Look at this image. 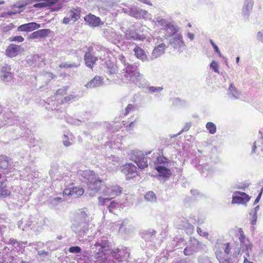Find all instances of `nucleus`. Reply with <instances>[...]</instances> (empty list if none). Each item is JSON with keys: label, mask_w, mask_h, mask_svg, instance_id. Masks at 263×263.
Instances as JSON below:
<instances>
[{"label": "nucleus", "mask_w": 263, "mask_h": 263, "mask_svg": "<svg viewBox=\"0 0 263 263\" xmlns=\"http://www.w3.org/2000/svg\"><path fill=\"white\" fill-rule=\"evenodd\" d=\"M132 124H133V123H132V122L130 123L129 125H130V126H131Z\"/></svg>", "instance_id": "55"}, {"label": "nucleus", "mask_w": 263, "mask_h": 263, "mask_svg": "<svg viewBox=\"0 0 263 263\" xmlns=\"http://www.w3.org/2000/svg\"><path fill=\"white\" fill-rule=\"evenodd\" d=\"M21 263H28V262H27V261H22L21 262Z\"/></svg>", "instance_id": "52"}, {"label": "nucleus", "mask_w": 263, "mask_h": 263, "mask_svg": "<svg viewBox=\"0 0 263 263\" xmlns=\"http://www.w3.org/2000/svg\"><path fill=\"white\" fill-rule=\"evenodd\" d=\"M257 208H258V206H257L256 208H255V213H254V217H255V219L252 222V224H255L256 223V209Z\"/></svg>", "instance_id": "47"}, {"label": "nucleus", "mask_w": 263, "mask_h": 263, "mask_svg": "<svg viewBox=\"0 0 263 263\" xmlns=\"http://www.w3.org/2000/svg\"><path fill=\"white\" fill-rule=\"evenodd\" d=\"M72 98H73V97H71L70 96H66L62 100L61 103L64 104L67 103Z\"/></svg>", "instance_id": "42"}, {"label": "nucleus", "mask_w": 263, "mask_h": 263, "mask_svg": "<svg viewBox=\"0 0 263 263\" xmlns=\"http://www.w3.org/2000/svg\"><path fill=\"white\" fill-rule=\"evenodd\" d=\"M259 133H260V134H262V133H261V131H260V132H259Z\"/></svg>", "instance_id": "57"}, {"label": "nucleus", "mask_w": 263, "mask_h": 263, "mask_svg": "<svg viewBox=\"0 0 263 263\" xmlns=\"http://www.w3.org/2000/svg\"><path fill=\"white\" fill-rule=\"evenodd\" d=\"M239 195L235 196L232 198V203H246L249 200L250 197L245 193L238 192Z\"/></svg>", "instance_id": "14"}, {"label": "nucleus", "mask_w": 263, "mask_h": 263, "mask_svg": "<svg viewBox=\"0 0 263 263\" xmlns=\"http://www.w3.org/2000/svg\"><path fill=\"white\" fill-rule=\"evenodd\" d=\"M138 1L144 3V4H147L149 6H152V3L149 0H138Z\"/></svg>", "instance_id": "43"}, {"label": "nucleus", "mask_w": 263, "mask_h": 263, "mask_svg": "<svg viewBox=\"0 0 263 263\" xmlns=\"http://www.w3.org/2000/svg\"><path fill=\"white\" fill-rule=\"evenodd\" d=\"M61 8V5H59L58 7H55V8L53 9V11H58L60 10Z\"/></svg>", "instance_id": "49"}, {"label": "nucleus", "mask_w": 263, "mask_h": 263, "mask_svg": "<svg viewBox=\"0 0 263 263\" xmlns=\"http://www.w3.org/2000/svg\"><path fill=\"white\" fill-rule=\"evenodd\" d=\"M9 165V161L7 156H0V168L7 169Z\"/></svg>", "instance_id": "22"}, {"label": "nucleus", "mask_w": 263, "mask_h": 263, "mask_svg": "<svg viewBox=\"0 0 263 263\" xmlns=\"http://www.w3.org/2000/svg\"><path fill=\"white\" fill-rule=\"evenodd\" d=\"M156 51H157V49H155V50H154V51H155V52H156Z\"/></svg>", "instance_id": "56"}, {"label": "nucleus", "mask_w": 263, "mask_h": 263, "mask_svg": "<svg viewBox=\"0 0 263 263\" xmlns=\"http://www.w3.org/2000/svg\"><path fill=\"white\" fill-rule=\"evenodd\" d=\"M39 1H44L46 7H51L57 4L59 0H38Z\"/></svg>", "instance_id": "29"}, {"label": "nucleus", "mask_w": 263, "mask_h": 263, "mask_svg": "<svg viewBox=\"0 0 263 263\" xmlns=\"http://www.w3.org/2000/svg\"><path fill=\"white\" fill-rule=\"evenodd\" d=\"M134 51L137 58L143 62L147 61V57L144 50L139 46H136L134 49Z\"/></svg>", "instance_id": "20"}, {"label": "nucleus", "mask_w": 263, "mask_h": 263, "mask_svg": "<svg viewBox=\"0 0 263 263\" xmlns=\"http://www.w3.org/2000/svg\"><path fill=\"white\" fill-rule=\"evenodd\" d=\"M216 248V255L220 263H224L228 262L227 260H223L224 257L222 252V250L224 251L226 255H228L231 252L230 243L229 242L225 243H217L215 246Z\"/></svg>", "instance_id": "3"}, {"label": "nucleus", "mask_w": 263, "mask_h": 263, "mask_svg": "<svg viewBox=\"0 0 263 263\" xmlns=\"http://www.w3.org/2000/svg\"><path fill=\"white\" fill-rule=\"evenodd\" d=\"M64 138H65V140H63V144L65 146H69L72 145V143L69 142L68 140V137L66 135L64 136Z\"/></svg>", "instance_id": "39"}, {"label": "nucleus", "mask_w": 263, "mask_h": 263, "mask_svg": "<svg viewBox=\"0 0 263 263\" xmlns=\"http://www.w3.org/2000/svg\"><path fill=\"white\" fill-rule=\"evenodd\" d=\"M122 188L117 184L111 185L109 187H107L105 190H104L103 193L111 196L110 199H112L116 196H119L122 192Z\"/></svg>", "instance_id": "7"}, {"label": "nucleus", "mask_w": 263, "mask_h": 263, "mask_svg": "<svg viewBox=\"0 0 263 263\" xmlns=\"http://www.w3.org/2000/svg\"><path fill=\"white\" fill-rule=\"evenodd\" d=\"M253 5V0H246L245 2V7L246 9L248 10L249 9L252 8Z\"/></svg>", "instance_id": "33"}, {"label": "nucleus", "mask_w": 263, "mask_h": 263, "mask_svg": "<svg viewBox=\"0 0 263 263\" xmlns=\"http://www.w3.org/2000/svg\"><path fill=\"white\" fill-rule=\"evenodd\" d=\"M84 61L86 66L92 69L93 65L98 61V58L88 51L84 55Z\"/></svg>", "instance_id": "13"}, {"label": "nucleus", "mask_w": 263, "mask_h": 263, "mask_svg": "<svg viewBox=\"0 0 263 263\" xmlns=\"http://www.w3.org/2000/svg\"><path fill=\"white\" fill-rule=\"evenodd\" d=\"M73 67L72 64H68L67 63H62L59 65V67L61 68H68Z\"/></svg>", "instance_id": "41"}, {"label": "nucleus", "mask_w": 263, "mask_h": 263, "mask_svg": "<svg viewBox=\"0 0 263 263\" xmlns=\"http://www.w3.org/2000/svg\"><path fill=\"white\" fill-rule=\"evenodd\" d=\"M229 90L234 97H236V96L238 95V92L234 87L233 84H230Z\"/></svg>", "instance_id": "32"}, {"label": "nucleus", "mask_w": 263, "mask_h": 263, "mask_svg": "<svg viewBox=\"0 0 263 263\" xmlns=\"http://www.w3.org/2000/svg\"><path fill=\"white\" fill-rule=\"evenodd\" d=\"M50 32L51 30L49 29H40L32 33L29 38L30 39H34L45 37L47 36Z\"/></svg>", "instance_id": "15"}, {"label": "nucleus", "mask_w": 263, "mask_h": 263, "mask_svg": "<svg viewBox=\"0 0 263 263\" xmlns=\"http://www.w3.org/2000/svg\"><path fill=\"white\" fill-rule=\"evenodd\" d=\"M22 51L21 46L14 44H10L6 50V55L9 58L17 56Z\"/></svg>", "instance_id": "10"}, {"label": "nucleus", "mask_w": 263, "mask_h": 263, "mask_svg": "<svg viewBox=\"0 0 263 263\" xmlns=\"http://www.w3.org/2000/svg\"><path fill=\"white\" fill-rule=\"evenodd\" d=\"M145 198L149 201H155L156 200V196L153 192L149 191L145 194Z\"/></svg>", "instance_id": "26"}, {"label": "nucleus", "mask_w": 263, "mask_h": 263, "mask_svg": "<svg viewBox=\"0 0 263 263\" xmlns=\"http://www.w3.org/2000/svg\"><path fill=\"white\" fill-rule=\"evenodd\" d=\"M111 199H110V198H103L102 197H100L98 198L99 204L100 205L104 206L106 204V202L107 201L110 200Z\"/></svg>", "instance_id": "31"}, {"label": "nucleus", "mask_w": 263, "mask_h": 263, "mask_svg": "<svg viewBox=\"0 0 263 263\" xmlns=\"http://www.w3.org/2000/svg\"><path fill=\"white\" fill-rule=\"evenodd\" d=\"M46 7L44 1H41V3H36L34 5V7L35 8H44Z\"/></svg>", "instance_id": "40"}, {"label": "nucleus", "mask_w": 263, "mask_h": 263, "mask_svg": "<svg viewBox=\"0 0 263 263\" xmlns=\"http://www.w3.org/2000/svg\"><path fill=\"white\" fill-rule=\"evenodd\" d=\"M40 27V24L35 22H31L20 26L17 28V30L20 31L30 32L37 29Z\"/></svg>", "instance_id": "11"}, {"label": "nucleus", "mask_w": 263, "mask_h": 263, "mask_svg": "<svg viewBox=\"0 0 263 263\" xmlns=\"http://www.w3.org/2000/svg\"><path fill=\"white\" fill-rule=\"evenodd\" d=\"M261 194L262 193L260 192L259 194V195L258 196V197L256 198L255 200V203H257L259 200H260V197L261 196Z\"/></svg>", "instance_id": "48"}, {"label": "nucleus", "mask_w": 263, "mask_h": 263, "mask_svg": "<svg viewBox=\"0 0 263 263\" xmlns=\"http://www.w3.org/2000/svg\"><path fill=\"white\" fill-rule=\"evenodd\" d=\"M84 20L89 26L92 27H98L103 24L99 17L96 16L91 13L86 15L84 17Z\"/></svg>", "instance_id": "8"}, {"label": "nucleus", "mask_w": 263, "mask_h": 263, "mask_svg": "<svg viewBox=\"0 0 263 263\" xmlns=\"http://www.w3.org/2000/svg\"><path fill=\"white\" fill-rule=\"evenodd\" d=\"M121 171L127 179H130L138 175L136 166L132 163H126L121 166Z\"/></svg>", "instance_id": "5"}, {"label": "nucleus", "mask_w": 263, "mask_h": 263, "mask_svg": "<svg viewBox=\"0 0 263 263\" xmlns=\"http://www.w3.org/2000/svg\"><path fill=\"white\" fill-rule=\"evenodd\" d=\"M129 13L131 16L136 18H141L143 15H145L146 11L142 9H139L137 8H132L129 10Z\"/></svg>", "instance_id": "21"}, {"label": "nucleus", "mask_w": 263, "mask_h": 263, "mask_svg": "<svg viewBox=\"0 0 263 263\" xmlns=\"http://www.w3.org/2000/svg\"><path fill=\"white\" fill-rule=\"evenodd\" d=\"M81 9L77 7L73 8L69 10L68 12V17H65L63 20V23L65 24H68L70 21L76 22L78 20L81 16Z\"/></svg>", "instance_id": "6"}, {"label": "nucleus", "mask_w": 263, "mask_h": 263, "mask_svg": "<svg viewBox=\"0 0 263 263\" xmlns=\"http://www.w3.org/2000/svg\"><path fill=\"white\" fill-rule=\"evenodd\" d=\"M258 36H259V35H262V33H261V32H259V33H258Z\"/></svg>", "instance_id": "53"}, {"label": "nucleus", "mask_w": 263, "mask_h": 263, "mask_svg": "<svg viewBox=\"0 0 263 263\" xmlns=\"http://www.w3.org/2000/svg\"><path fill=\"white\" fill-rule=\"evenodd\" d=\"M156 22L162 26H165L166 30L170 29L172 31V34L175 33L177 31V30L173 25L170 23H166V21L163 18L158 17L157 18Z\"/></svg>", "instance_id": "19"}, {"label": "nucleus", "mask_w": 263, "mask_h": 263, "mask_svg": "<svg viewBox=\"0 0 263 263\" xmlns=\"http://www.w3.org/2000/svg\"><path fill=\"white\" fill-rule=\"evenodd\" d=\"M130 159L140 168L143 169L148 166L146 158L141 151H134L132 154Z\"/></svg>", "instance_id": "4"}, {"label": "nucleus", "mask_w": 263, "mask_h": 263, "mask_svg": "<svg viewBox=\"0 0 263 263\" xmlns=\"http://www.w3.org/2000/svg\"><path fill=\"white\" fill-rule=\"evenodd\" d=\"M10 42H17L18 43L23 42L24 39L22 36H15L9 39Z\"/></svg>", "instance_id": "30"}, {"label": "nucleus", "mask_w": 263, "mask_h": 263, "mask_svg": "<svg viewBox=\"0 0 263 263\" xmlns=\"http://www.w3.org/2000/svg\"><path fill=\"white\" fill-rule=\"evenodd\" d=\"M11 68L10 66H5L2 67L1 70V77L4 80L7 81L12 79V73L10 72Z\"/></svg>", "instance_id": "18"}, {"label": "nucleus", "mask_w": 263, "mask_h": 263, "mask_svg": "<svg viewBox=\"0 0 263 263\" xmlns=\"http://www.w3.org/2000/svg\"><path fill=\"white\" fill-rule=\"evenodd\" d=\"M206 128L211 134H214L216 132V126L213 122H208L206 124Z\"/></svg>", "instance_id": "25"}, {"label": "nucleus", "mask_w": 263, "mask_h": 263, "mask_svg": "<svg viewBox=\"0 0 263 263\" xmlns=\"http://www.w3.org/2000/svg\"><path fill=\"white\" fill-rule=\"evenodd\" d=\"M237 236L240 241V246L242 251L246 253L247 257H249V253L252 251V245L250 243L249 240L246 238L243 230L241 228L238 229Z\"/></svg>", "instance_id": "2"}, {"label": "nucleus", "mask_w": 263, "mask_h": 263, "mask_svg": "<svg viewBox=\"0 0 263 263\" xmlns=\"http://www.w3.org/2000/svg\"><path fill=\"white\" fill-rule=\"evenodd\" d=\"M261 138H263V135L261 136Z\"/></svg>", "instance_id": "58"}, {"label": "nucleus", "mask_w": 263, "mask_h": 263, "mask_svg": "<svg viewBox=\"0 0 263 263\" xmlns=\"http://www.w3.org/2000/svg\"><path fill=\"white\" fill-rule=\"evenodd\" d=\"M163 149H161L160 153L162 154L163 153Z\"/></svg>", "instance_id": "54"}, {"label": "nucleus", "mask_w": 263, "mask_h": 263, "mask_svg": "<svg viewBox=\"0 0 263 263\" xmlns=\"http://www.w3.org/2000/svg\"><path fill=\"white\" fill-rule=\"evenodd\" d=\"M149 90L152 92H155L156 91H158V90H161V88L160 87L156 88L155 87H151L149 88Z\"/></svg>", "instance_id": "45"}, {"label": "nucleus", "mask_w": 263, "mask_h": 263, "mask_svg": "<svg viewBox=\"0 0 263 263\" xmlns=\"http://www.w3.org/2000/svg\"><path fill=\"white\" fill-rule=\"evenodd\" d=\"M198 251L197 249L195 246L194 245H190L187 246L184 249V254L186 256H190L193 255L195 252H196Z\"/></svg>", "instance_id": "23"}, {"label": "nucleus", "mask_w": 263, "mask_h": 263, "mask_svg": "<svg viewBox=\"0 0 263 263\" xmlns=\"http://www.w3.org/2000/svg\"><path fill=\"white\" fill-rule=\"evenodd\" d=\"M210 42L211 45H212L213 47H214V45H216L212 40H211Z\"/></svg>", "instance_id": "50"}, {"label": "nucleus", "mask_w": 263, "mask_h": 263, "mask_svg": "<svg viewBox=\"0 0 263 263\" xmlns=\"http://www.w3.org/2000/svg\"><path fill=\"white\" fill-rule=\"evenodd\" d=\"M67 92V88H62L59 89L57 90L55 92L56 96H64L65 95Z\"/></svg>", "instance_id": "36"}, {"label": "nucleus", "mask_w": 263, "mask_h": 263, "mask_svg": "<svg viewBox=\"0 0 263 263\" xmlns=\"http://www.w3.org/2000/svg\"><path fill=\"white\" fill-rule=\"evenodd\" d=\"M197 233H198V234H199L200 236H206V237H207L208 236V233L205 232H203L202 229L199 227H198L197 228Z\"/></svg>", "instance_id": "38"}, {"label": "nucleus", "mask_w": 263, "mask_h": 263, "mask_svg": "<svg viewBox=\"0 0 263 263\" xmlns=\"http://www.w3.org/2000/svg\"><path fill=\"white\" fill-rule=\"evenodd\" d=\"M156 169L158 172L159 175L163 178L167 179L172 175L171 170L164 166H158L156 167Z\"/></svg>", "instance_id": "17"}, {"label": "nucleus", "mask_w": 263, "mask_h": 263, "mask_svg": "<svg viewBox=\"0 0 263 263\" xmlns=\"http://www.w3.org/2000/svg\"><path fill=\"white\" fill-rule=\"evenodd\" d=\"M210 66L211 68H212L214 71L217 73L219 72V65L216 61H213L210 64Z\"/></svg>", "instance_id": "34"}, {"label": "nucleus", "mask_w": 263, "mask_h": 263, "mask_svg": "<svg viewBox=\"0 0 263 263\" xmlns=\"http://www.w3.org/2000/svg\"><path fill=\"white\" fill-rule=\"evenodd\" d=\"M17 242V241L14 239H10V240H9V243L11 245H14Z\"/></svg>", "instance_id": "46"}, {"label": "nucleus", "mask_w": 263, "mask_h": 263, "mask_svg": "<svg viewBox=\"0 0 263 263\" xmlns=\"http://www.w3.org/2000/svg\"><path fill=\"white\" fill-rule=\"evenodd\" d=\"M84 192V190L80 186H75L65 189L63 191V194L68 196L79 197L82 196Z\"/></svg>", "instance_id": "9"}, {"label": "nucleus", "mask_w": 263, "mask_h": 263, "mask_svg": "<svg viewBox=\"0 0 263 263\" xmlns=\"http://www.w3.org/2000/svg\"><path fill=\"white\" fill-rule=\"evenodd\" d=\"M168 161L169 160L167 158L161 156L157 157L156 163L159 164H164L167 163Z\"/></svg>", "instance_id": "27"}, {"label": "nucleus", "mask_w": 263, "mask_h": 263, "mask_svg": "<svg viewBox=\"0 0 263 263\" xmlns=\"http://www.w3.org/2000/svg\"><path fill=\"white\" fill-rule=\"evenodd\" d=\"M213 48H214V51L215 52H216L220 57H221V52H220V50H219L217 45H214L213 47Z\"/></svg>", "instance_id": "44"}, {"label": "nucleus", "mask_w": 263, "mask_h": 263, "mask_svg": "<svg viewBox=\"0 0 263 263\" xmlns=\"http://www.w3.org/2000/svg\"><path fill=\"white\" fill-rule=\"evenodd\" d=\"M69 251L72 253H78L81 251V249L78 246L71 247L69 249Z\"/></svg>", "instance_id": "35"}, {"label": "nucleus", "mask_w": 263, "mask_h": 263, "mask_svg": "<svg viewBox=\"0 0 263 263\" xmlns=\"http://www.w3.org/2000/svg\"><path fill=\"white\" fill-rule=\"evenodd\" d=\"M239 61V57H237L236 58V62H237V63H238Z\"/></svg>", "instance_id": "51"}, {"label": "nucleus", "mask_w": 263, "mask_h": 263, "mask_svg": "<svg viewBox=\"0 0 263 263\" xmlns=\"http://www.w3.org/2000/svg\"><path fill=\"white\" fill-rule=\"evenodd\" d=\"M87 185L88 190L93 194L99 193L102 190L104 191L107 188L103 180L96 177H92L87 182Z\"/></svg>", "instance_id": "1"}, {"label": "nucleus", "mask_w": 263, "mask_h": 263, "mask_svg": "<svg viewBox=\"0 0 263 263\" xmlns=\"http://www.w3.org/2000/svg\"><path fill=\"white\" fill-rule=\"evenodd\" d=\"M125 71L127 74L125 76L129 77L130 78H138L141 76L140 73L137 71V67L133 65L128 64L125 67Z\"/></svg>", "instance_id": "12"}, {"label": "nucleus", "mask_w": 263, "mask_h": 263, "mask_svg": "<svg viewBox=\"0 0 263 263\" xmlns=\"http://www.w3.org/2000/svg\"><path fill=\"white\" fill-rule=\"evenodd\" d=\"M134 108V105L133 104H128L125 108V115L128 114Z\"/></svg>", "instance_id": "37"}, {"label": "nucleus", "mask_w": 263, "mask_h": 263, "mask_svg": "<svg viewBox=\"0 0 263 263\" xmlns=\"http://www.w3.org/2000/svg\"><path fill=\"white\" fill-rule=\"evenodd\" d=\"M10 194V192L7 189L6 186L4 185V183L0 182V197H5Z\"/></svg>", "instance_id": "24"}, {"label": "nucleus", "mask_w": 263, "mask_h": 263, "mask_svg": "<svg viewBox=\"0 0 263 263\" xmlns=\"http://www.w3.org/2000/svg\"><path fill=\"white\" fill-rule=\"evenodd\" d=\"M103 82V78L100 76H96L95 78L88 82L85 86L87 88H93L101 85Z\"/></svg>", "instance_id": "16"}, {"label": "nucleus", "mask_w": 263, "mask_h": 263, "mask_svg": "<svg viewBox=\"0 0 263 263\" xmlns=\"http://www.w3.org/2000/svg\"><path fill=\"white\" fill-rule=\"evenodd\" d=\"M119 206V204L118 202L113 201H111L110 204L108 206V209L109 211L111 213H114L115 209L118 208Z\"/></svg>", "instance_id": "28"}]
</instances>
